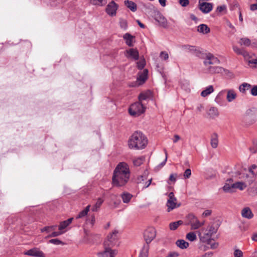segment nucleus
Returning <instances> with one entry per match:
<instances>
[{
    "instance_id": "f257e3e1",
    "label": "nucleus",
    "mask_w": 257,
    "mask_h": 257,
    "mask_svg": "<svg viewBox=\"0 0 257 257\" xmlns=\"http://www.w3.org/2000/svg\"><path fill=\"white\" fill-rule=\"evenodd\" d=\"M130 177L129 166L125 162L119 163L113 171L112 178L114 186L121 187L128 182Z\"/></svg>"
},
{
    "instance_id": "f03ea898",
    "label": "nucleus",
    "mask_w": 257,
    "mask_h": 257,
    "mask_svg": "<svg viewBox=\"0 0 257 257\" xmlns=\"http://www.w3.org/2000/svg\"><path fill=\"white\" fill-rule=\"evenodd\" d=\"M147 138L139 131L135 132L128 141L129 148L134 150H142L147 146Z\"/></svg>"
},
{
    "instance_id": "7ed1b4c3",
    "label": "nucleus",
    "mask_w": 257,
    "mask_h": 257,
    "mask_svg": "<svg viewBox=\"0 0 257 257\" xmlns=\"http://www.w3.org/2000/svg\"><path fill=\"white\" fill-rule=\"evenodd\" d=\"M146 108L142 102H136L130 105L128 112L131 116H138L145 112Z\"/></svg>"
},
{
    "instance_id": "20e7f679",
    "label": "nucleus",
    "mask_w": 257,
    "mask_h": 257,
    "mask_svg": "<svg viewBox=\"0 0 257 257\" xmlns=\"http://www.w3.org/2000/svg\"><path fill=\"white\" fill-rule=\"evenodd\" d=\"M203 234H200V239L202 242L209 241L212 236L217 232V229L213 225L208 226L207 228L202 229Z\"/></svg>"
},
{
    "instance_id": "39448f33",
    "label": "nucleus",
    "mask_w": 257,
    "mask_h": 257,
    "mask_svg": "<svg viewBox=\"0 0 257 257\" xmlns=\"http://www.w3.org/2000/svg\"><path fill=\"white\" fill-rule=\"evenodd\" d=\"M156 236V231L154 227H149L146 229L144 233V238L146 243L145 244H149Z\"/></svg>"
},
{
    "instance_id": "423d86ee",
    "label": "nucleus",
    "mask_w": 257,
    "mask_h": 257,
    "mask_svg": "<svg viewBox=\"0 0 257 257\" xmlns=\"http://www.w3.org/2000/svg\"><path fill=\"white\" fill-rule=\"evenodd\" d=\"M111 247L109 245H104V249L97 253L98 257H114L117 254V251L115 249H112Z\"/></svg>"
},
{
    "instance_id": "0eeeda50",
    "label": "nucleus",
    "mask_w": 257,
    "mask_h": 257,
    "mask_svg": "<svg viewBox=\"0 0 257 257\" xmlns=\"http://www.w3.org/2000/svg\"><path fill=\"white\" fill-rule=\"evenodd\" d=\"M192 229H197L204 225V221L200 222L193 214H189L187 217Z\"/></svg>"
},
{
    "instance_id": "6e6552de",
    "label": "nucleus",
    "mask_w": 257,
    "mask_h": 257,
    "mask_svg": "<svg viewBox=\"0 0 257 257\" xmlns=\"http://www.w3.org/2000/svg\"><path fill=\"white\" fill-rule=\"evenodd\" d=\"M118 233V230H114L111 233H110L103 243V245H109L110 246H113L117 239V234Z\"/></svg>"
},
{
    "instance_id": "1a4fd4ad",
    "label": "nucleus",
    "mask_w": 257,
    "mask_h": 257,
    "mask_svg": "<svg viewBox=\"0 0 257 257\" xmlns=\"http://www.w3.org/2000/svg\"><path fill=\"white\" fill-rule=\"evenodd\" d=\"M204 65L208 68L211 65H217L220 63L219 59L211 53H208L203 61Z\"/></svg>"
},
{
    "instance_id": "9d476101",
    "label": "nucleus",
    "mask_w": 257,
    "mask_h": 257,
    "mask_svg": "<svg viewBox=\"0 0 257 257\" xmlns=\"http://www.w3.org/2000/svg\"><path fill=\"white\" fill-rule=\"evenodd\" d=\"M118 6L113 1H112L106 6V13L110 16H115L116 14V11L118 9Z\"/></svg>"
},
{
    "instance_id": "9b49d317",
    "label": "nucleus",
    "mask_w": 257,
    "mask_h": 257,
    "mask_svg": "<svg viewBox=\"0 0 257 257\" xmlns=\"http://www.w3.org/2000/svg\"><path fill=\"white\" fill-rule=\"evenodd\" d=\"M25 255L34 257H45L44 252L37 247H34L24 252Z\"/></svg>"
},
{
    "instance_id": "f8f14e48",
    "label": "nucleus",
    "mask_w": 257,
    "mask_h": 257,
    "mask_svg": "<svg viewBox=\"0 0 257 257\" xmlns=\"http://www.w3.org/2000/svg\"><path fill=\"white\" fill-rule=\"evenodd\" d=\"M199 9L204 14H208L212 11L213 5L210 3L201 2L199 1Z\"/></svg>"
},
{
    "instance_id": "ddd939ff",
    "label": "nucleus",
    "mask_w": 257,
    "mask_h": 257,
    "mask_svg": "<svg viewBox=\"0 0 257 257\" xmlns=\"http://www.w3.org/2000/svg\"><path fill=\"white\" fill-rule=\"evenodd\" d=\"M154 19L161 27L164 28H168V24L167 19L160 12H158L155 14Z\"/></svg>"
},
{
    "instance_id": "4468645a",
    "label": "nucleus",
    "mask_w": 257,
    "mask_h": 257,
    "mask_svg": "<svg viewBox=\"0 0 257 257\" xmlns=\"http://www.w3.org/2000/svg\"><path fill=\"white\" fill-rule=\"evenodd\" d=\"M169 199L167 200V206L168 207V211L175 208L176 206V198L174 196L173 192H170L169 195Z\"/></svg>"
},
{
    "instance_id": "2eb2a0df",
    "label": "nucleus",
    "mask_w": 257,
    "mask_h": 257,
    "mask_svg": "<svg viewBox=\"0 0 257 257\" xmlns=\"http://www.w3.org/2000/svg\"><path fill=\"white\" fill-rule=\"evenodd\" d=\"M181 49L185 52L190 53L196 56H198L200 53V52L194 46L184 45L181 46Z\"/></svg>"
},
{
    "instance_id": "dca6fc26",
    "label": "nucleus",
    "mask_w": 257,
    "mask_h": 257,
    "mask_svg": "<svg viewBox=\"0 0 257 257\" xmlns=\"http://www.w3.org/2000/svg\"><path fill=\"white\" fill-rule=\"evenodd\" d=\"M241 214L243 218L247 219H250L253 217V213L248 207L243 208L241 211Z\"/></svg>"
},
{
    "instance_id": "f3484780",
    "label": "nucleus",
    "mask_w": 257,
    "mask_h": 257,
    "mask_svg": "<svg viewBox=\"0 0 257 257\" xmlns=\"http://www.w3.org/2000/svg\"><path fill=\"white\" fill-rule=\"evenodd\" d=\"M126 56L128 58H132L135 60H137L139 58V52L137 49H130L126 51Z\"/></svg>"
},
{
    "instance_id": "a211bd4d",
    "label": "nucleus",
    "mask_w": 257,
    "mask_h": 257,
    "mask_svg": "<svg viewBox=\"0 0 257 257\" xmlns=\"http://www.w3.org/2000/svg\"><path fill=\"white\" fill-rule=\"evenodd\" d=\"M207 71L208 72L213 73H222L224 71V68L219 66H209L208 67Z\"/></svg>"
},
{
    "instance_id": "6ab92c4d",
    "label": "nucleus",
    "mask_w": 257,
    "mask_h": 257,
    "mask_svg": "<svg viewBox=\"0 0 257 257\" xmlns=\"http://www.w3.org/2000/svg\"><path fill=\"white\" fill-rule=\"evenodd\" d=\"M125 6L133 12H135L137 10V5L133 1L125 0L124 2Z\"/></svg>"
},
{
    "instance_id": "aec40b11",
    "label": "nucleus",
    "mask_w": 257,
    "mask_h": 257,
    "mask_svg": "<svg viewBox=\"0 0 257 257\" xmlns=\"http://www.w3.org/2000/svg\"><path fill=\"white\" fill-rule=\"evenodd\" d=\"M218 135L216 133H213L211 136L210 144L213 148H216L218 144Z\"/></svg>"
},
{
    "instance_id": "412c9836",
    "label": "nucleus",
    "mask_w": 257,
    "mask_h": 257,
    "mask_svg": "<svg viewBox=\"0 0 257 257\" xmlns=\"http://www.w3.org/2000/svg\"><path fill=\"white\" fill-rule=\"evenodd\" d=\"M251 85L247 83L244 82L239 85L238 87L239 91L242 94H245L248 90L250 89Z\"/></svg>"
},
{
    "instance_id": "4be33fe9",
    "label": "nucleus",
    "mask_w": 257,
    "mask_h": 257,
    "mask_svg": "<svg viewBox=\"0 0 257 257\" xmlns=\"http://www.w3.org/2000/svg\"><path fill=\"white\" fill-rule=\"evenodd\" d=\"M207 113L208 116L211 118H214L217 117L219 114L217 108L215 107H210L208 110Z\"/></svg>"
},
{
    "instance_id": "5701e85b",
    "label": "nucleus",
    "mask_w": 257,
    "mask_h": 257,
    "mask_svg": "<svg viewBox=\"0 0 257 257\" xmlns=\"http://www.w3.org/2000/svg\"><path fill=\"white\" fill-rule=\"evenodd\" d=\"M150 248L149 245L144 244L139 255V257H148L149 250Z\"/></svg>"
},
{
    "instance_id": "b1692460",
    "label": "nucleus",
    "mask_w": 257,
    "mask_h": 257,
    "mask_svg": "<svg viewBox=\"0 0 257 257\" xmlns=\"http://www.w3.org/2000/svg\"><path fill=\"white\" fill-rule=\"evenodd\" d=\"M73 219V218H70L66 220L61 222L58 227L59 230L62 231V230L66 228L72 223Z\"/></svg>"
},
{
    "instance_id": "393cba45",
    "label": "nucleus",
    "mask_w": 257,
    "mask_h": 257,
    "mask_svg": "<svg viewBox=\"0 0 257 257\" xmlns=\"http://www.w3.org/2000/svg\"><path fill=\"white\" fill-rule=\"evenodd\" d=\"M214 91V88L212 85H209L201 92V96L205 97L210 94Z\"/></svg>"
},
{
    "instance_id": "a878e982",
    "label": "nucleus",
    "mask_w": 257,
    "mask_h": 257,
    "mask_svg": "<svg viewBox=\"0 0 257 257\" xmlns=\"http://www.w3.org/2000/svg\"><path fill=\"white\" fill-rule=\"evenodd\" d=\"M236 97V94L234 90L229 89L227 90V93L226 96L227 100L230 102L232 101Z\"/></svg>"
},
{
    "instance_id": "bb28decb",
    "label": "nucleus",
    "mask_w": 257,
    "mask_h": 257,
    "mask_svg": "<svg viewBox=\"0 0 257 257\" xmlns=\"http://www.w3.org/2000/svg\"><path fill=\"white\" fill-rule=\"evenodd\" d=\"M197 31L201 33L206 34L210 32V28L205 24L198 26Z\"/></svg>"
},
{
    "instance_id": "cd10ccee",
    "label": "nucleus",
    "mask_w": 257,
    "mask_h": 257,
    "mask_svg": "<svg viewBox=\"0 0 257 257\" xmlns=\"http://www.w3.org/2000/svg\"><path fill=\"white\" fill-rule=\"evenodd\" d=\"M122 201L124 203H128L133 197V195L128 192H123L121 195Z\"/></svg>"
},
{
    "instance_id": "c85d7f7f",
    "label": "nucleus",
    "mask_w": 257,
    "mask_h": 257,
    "mask_svg": "<svg viewBox=\"0 0 257 257\" xmlns=\"http://www.w3.org/2000/svg\"><path fill=\"white\" fill-rule=\"evenodd\" d=\"M123 39L125 40V43L128 46H133V36L129 33L125 34L123 36Z\"/></svg>"
},
{
    "instance_id": "c756f323",
    "label": "nucleus",
    "mask_w": 257,
    "mask_h": 257,
    "mask_svg": "<svg viewBox=\"0 0 257 257\" xmlns=\"http://www.w3.org/2000/svg\"><path fill=\"white\" fill-rule=\"evenodd\" d=\"M148 71L147 69H144L143 72L140 74L137 78L138 81H141L144 83L147 79Z\"/></svg>"
},
{
    "instance_id": "7c9ffc66",
    "label": "nucleus",
    "mask_w": 257,
    "mask_h": 257,
    "mask_svg": "<svg viewBox=\"0 0 257 257\" xmlns=\"http://www.w3.org/2000/svg\"><path fill=\"white\" fill-rule=\"evenodd\" d=\"M176 244L181 249L186 248L189 246V243L183 239L177 240L176 242Z\"/></svg>"
},
{
    "instance_id": "2f4dec72",
    "label": "nucleus",
    "mask_w": 257,
    "mask_h": 257,
    "mask_svg": "<svg viewBox=\"0 0 257 257\" xmlns=\"http://www.w3.org/2000/svg\"><path fill=\"white\" fill-rule=\"evenodd\" d=\"M231 187H234V189L237 188L240 190H243L246 187V185L242 182H237L232 184Z\"/></svg>"
},
{
    "instance_id": "473e14b6",
    "label": "nucleus",
    "mask_w": 257,
    "mask_h": 257,
    "mask_svg": "<svg viewBox=\"0 0 257 257\" xmlns=\"http://www.w3.org/2000/svg\"><path fill=\"white\" fill-rule=\"evenodd\" d=\"M151 93L150 91L142 92L139 96V102H142L144 100H146L150 97Z\"/></svg>"
},
{
    "instance_id": "72a5a7b5",
    "label": "nucleus",
    "mask_w": 257,
    "mask_h": 257,
    "mask_svg": "<svg viewBox=\"0 0 257 257\" xmlns=\"http://www.w3.org/2000/svg\"><path fill=\"white\" fill-rule=\"evenodd\" d=\"M183 222L182 220H178L177 221L173 222L169 224V228L171 230H176L179 226L182 225Z\"/></svg>"
},
{
    "instance_id": "f704fd0d",
    "label": "nucleus",
    "mask_w": 257,
    "mask_h": 257,
    "mask_svg": "<svg viewBox=\"0 0 257 257\" xmlns=\"http://www.w3.org/2000/svg\"><path fill=\"white\" fill-rule=\"evenodd\" d=\"M103 202V200L100 198H99L95 205L92 207L91 210L93 212L97 211L100 207L101 204Z\"/></svg>"
},
{
    "instance_id": "c9c22d12",
    "label": "nucleus",
    "mask_w": 257,
    "mask_h": 257,
    "mask_svg": "<svg viewBox=\"0 0 257 257\" xmlns=\"http://www.w3.org/2000/svg\"><path fill=\"white\" fill-rule=\"evenodd\" d=\"M145 160V157L144 156H141L138 158L135 159L133 161L134 165L136 166H140Z\"/></svg>"
},
{
    "instance_id": "e433bc0d",
    "label": "nucleus",
    "mask_w": 257,
    "mask_h": 257,
    "mask_svg": "<svg viewBox=\"0 0 257 257\" xmlns=\"http://www.w3.org/2000/svg\"><path fill=\"white\" fill-rule=\"evenodd\" d=\"M239 43L241 45H244L245 46H249L251 44L250 40L247 38H241L239 40Z\"/></svg>"
},
{
    "instance_id": "4c0bfd02",
    "label": "nucleus",
    "mask_w": 257,
    "mask_h": 257,
    "mask_svg": "<svg viewBox=\"0 0 257 257\" xmlns=\"http://www.w3.org/2000/svg\"><path fill=\"white\" fill-rule=\"evenodd\" d=\"M119 26L121 29L126 30L127 29V21L122 18H120L119 21Z\"/></svg>"
},
{
    "instance_id": "58836bf2",
    "label": "nucleus",
    "mask_w": 257,
    "mask_h": 257,
    "mask_svg": "<svg viewBox=\"0 0 257 257\" xmlns=\"http://www.w3.org/2000/svg\"><path fill=\"white\" fill-rule=\"evenodd\" d=\"M186 238L191 241H193L197 239V236L195 232H190L186 234Z\"/></svg>"
},
{
    "instance_id": "ea45409f",
    "label": "nucleus",
    "mask_w": 257,
    "mask_h": 257,
    "mask_svg": "<svg viewBox=\"0 0 257 257\" xmlns=\"http://www.w3.org/2000/svg\"><path fill=\"white\" fill-rule=\"evenodd\" d=\"M249 150L253 154L257 152V140L254 139L252 141V146L249 148Z\"/></svg>"
},
{
    "instance_id": "a19ab883",
    "label": "nucleus",
    "mask_w": 257,
    "mask_h": 257,
    "mask_svg": "<svg viewBox=\"0 0 257 257\" xmlns=\"http://www.w3.org/2000/svg\"><path fill=\"white\" fill-rule=\"evenodd\" d=\"M232 184L230 185L227 183L223 187V190L225 192H232L233 191L234 187H231Z\"/></svg>"
},
{
    "instance_id": "79ce46f5",
    "label": "nucleus",
    "mask_w": 257,
    "mask_h": 257,
    "mask_svg": "<svg viewBox=\"0 0 257 257\" xmlns=\"http://www.w3.org/2000/svg\"><path fill=\"white\" fill-rule=\"evenodd\" d=\"M213 240V239L212 238L209 240V241H205L204 242V243H206L209 246H210V249H215L218 246V243L216 242H212V241Z\"/></svg>"
},
{
    "instance_id": "37998d69",
    "label": "nucleus",
    "mask_w": 257,
    "mask_h": 257,
    "mask_svg": "<svg viewBox=\"0 0 257 257\" xmlns=\"http://www.w3.org/2000/svg\"><path fill=\"white\" fill-rule=\"evenodd\" d=\"M137 67L139 69H143L146 65V61L145 59H141L139 61L137 62Z\"/></svg>"
},
{
    "instance_id": "c03bdc74",
    "label": "nucleus",
    "mask_w": 257,
    "mask_h": 257,
    "mask_svg": "<svg viewBox=\"0 0 257 257\" xmlns=\"http://www.w3.org/2000/svg\"><path fill=\"white\" fill-rule=\"evenodd\" d=\"M65 231L59 230L58 231H53L50 233L47 237H54L59 236L64 233Z\"/></svg>"
},
{
    "instance_id": "a18cd8bd",
    "label": "nucleus",
    "mask_w": 257,
    "mask_h": 257,
    "mask_svg": "<svg viewBox=\"0 0 257 257\" xmlns=\"http://www.w3.org/2000/svg\"><path fill=\"white\" fill-rule=\"evenodd\" d=\"M177 177V174L176 173L174 174H171L170 175L169 180L168 181V183L170 184L171 182L175 183L176 181V178Z\"/></svg>"
},
{
    "instance_id": "49530a36",
    "label": "nucleus",
    "mask_w": 257,
    "mask_h": 257,
    "mask_svg": "<svg viewBox=\"0 0 257 257\" xmlns=\"http://www.w3.org/2000/svg\"><path fill=\"white\" fill-rule=\"evenodd\" d=\"M49 242L55 245L64 244L63 242L58 238L51 239L49 241Z\"/></svg>"
},
{
    "instance_id": "de8ad7c7",
    "label": "nucleus",
    "mask_w": 257,
    "mask_h": 257,
    "mask_svg": "<svg viewBox=\"0 0 257 257\" xmlns=\"http://www.w3.org/2000/svg\"><path fill=\"white\" fill-rule=\"evenodd\" d=\"M222 94H223V91H220L217 95V96H216V97L215 98V102L219 104H221V102H222L221 96H222Z\"/></svg>"
},
{
    "instance_id": "09e8293b",
    "label": "nucleus",
    "mask_w": 257,
    "mask_h": 257,
    "mask_svg": "<svg viewBox=\"0 0 257 257\" xmlns=\"http://www.w3.org/2000/svg\"><path fill=\"white\" fill-rule=\"evenodd\" d=\"M160 58L164 60H167L169 58V55L166 51H162L160 54Z\"/></svg>"
},
{
    "instance_id": "8fccbe9b",
    "label": "nucleus",
    "mask_w": 257,
    "mask_h": 257,
    "mask_svg": "<svg viewBox=\"0 0 257 257\" xmlns=\"http://www.w3.org/2000/svg\"><path fill=\"white\" fill-rule=\"evenodd\" d=\"M146 177L145 176L141 175L139 176L137 179V183L139 184H142L143 182L146 180Z\"/></svg>"
},
{
    "instance_id": "3c124183",
    "label": "nucleus",
    "mask_w": 257,
    "mask_h": 257,
    "mask_svg": "<svg viewBox=\"0 0 257 257\" xmlns=\"http://www.w3.org/2000/svg\"><path fill=\"white\" fill-rule=\"evenodd\" d=\"M103 0H90V3L93 5L102 6L103 5Z\"/></svg>"
},
{
    "instance_id": "603ef678",
    "label": "nucleus",
    "mask_w": 257,
    "mask_h": 257,
    "mask_svg": "<svg viewBox=\"0 0 257 257\" xmlns=\"http://www.w3.org/2000/svg\"><path fill=\"white\" fill-rule=\"evenodd\" d=\"M250 89V94L254 96H257V85H253Z\"/></svg>"
},
{
    "instance_id": "864d4df0",
    "label": "nucleus",
    "mask_w": 257,
    "mask_h": 257,
    "mask_svg": "<svg viewBox=\"0 0 257 257\" xmlns=\"http://www.w3.org/2000/svg\"><path fill=\"white\" fill-rule=\"evenodd\" d=\"M164 152H165V155H166L165 159V160L162 163H161L158 166V167L160 168L163 167L166 164V161L167 160V151H166V149L164 150Z\"/></svg>"
},
{
    "instance_id": "5fc2aeb1",
    "label": "nucleus",
    "mask_w": 257,
    "mask_h": 257,
    "mask_svg": "<svg viewBox=\"0 0 257 257\" xmlns=\"http://www.w3.org/2000/svg\"><path fill=\"white\" fill-rule=\"evenodd\" d=\"M179 3L183 7H186L189 4V0H179Z\"/></svg>"
},
{
    "instance_id": "6e6d98bb",
    "label": "nucleus",
    "mask_w": 257,
    "mask_h": 257,
    "mask_svg": "<svg viewBox=\"0 0 257 257\" xmlns=\"http://www.w3.org/2000/svg\"><path fill=\"white\" fill-rule=\"evenodd\" d=\"M234 257H242V252L238 249H235L234 252Z\"/></svg>"
},
{
    "instance_id": "4d7b16f0",
    "label": "nucleus",
    "mask_w": 257,
    "mask_h": 257,
    "mask_svg": "<svg viewBox=\"0 0 257 257\" xmlns=\"http://www.w3.org/2000/svg\"><path fill=\"white\" fill-rule=\"evenodd\" d=\"M87 213L83 210L80 212L79 214L76 216V218H83L87 215Z\"/></svg>"
},
{
    "instance_id": "13d9d810",
    "label": "nucleus",
    "mask_w": 257,
    "mask_h": 257,
    "mask_svg": "<svg viewBox=\"0 0 257 257\" xmlns=\"http://www.w3.org/2000/svg\"><path fill=\"white\" fill-rule=\"evenodd\" d=\"M191 175V171L190 169H187L185 170L184 177L185 178H189Z\"/></svg>"
},
{
    "instance_id": "bf43d9fd",
    "label": "nucleus",
    "mask_w": 257,
    "mask_h": 257,
    "mask_svg": "<svg viewBox=\"0 0 257 257\" xmlns=\"http://www.w3.org/2000/svg\"><path fill=\"white\" fill-rule=\"evenodd\" d=\"M181 87L182 89H184L186 91H189L190 89L189 88V84L188 82H186L185 84H181Z\"/></svg>"
},
{
    "instance_id": "052dcab7",
    "label": "nucleus",
    "mask_w": 257,
    "mask_h": 257,
    "mask_svg": "<svg viewBox=\"0 0 257 257\" xmlns=\"http://www.w3.org/2000/svg\"><path fill=\"white\" fill-rule=\"evenodd\" d=\"M243 48H239L237 46H233V51L238 55H240Z\"/></svg>"
},
{
    "instance_id": "680f3d73",
    "label": "nucleus",
    "mask_w": 257,
    "mask_h": 257,
    "mask_svg": "<svg viewBox=\"0 0 257 257\" xmlns=\"http://www.w3.org/2000/svg\"><path fill=\"white\" fill-rule=\"evenodd\" d=\"M241 55L243 56L244 58H247L249 57L248 53L244 49H242L241 53L240 54Z\"/></svg>"
},
{
    "instance_id": "e2e57ef3",
    "label": "nucleus",
    "mask_w": 257,
    "mask_h": 257,
    "mask_svg": "<svg viewBox=\"0 0 257 257\" xmlns=\"http://www.w3.org/2000/svg\"><path fill=\"white\" fill-rule=\"evenodd\" d=\"M152 179H149L148 181L146 182L144 185L142 186V189L148 188L151 184Z\"/></svg>"
},
{
    "instance_id": "0e129e2a",
    "label": "nucleus",
    "mask_w": 257,
    "mask_h": 257,
    "mask_svg": "<svg viewBox=\"0 0 257 257\" xmlns=\"http://www.w3.org/2000/svg\"><path fill=\"white\" fill-rule=\"evenodd\" d=\"M200 249L203 251H206L210 249V246L207 243L206 245H202L200 246Z\"/></svg>"
},
{
    "instance_id": "69168bd1",
    "label": "nucleus",
    "mask_w": 257,
    "mask_h": 257,
    "mask_svg": "<svg viewBox=\"0 0 257 257\" xmlns=\"http://www.w3.org/2000/svg\"><path fill=\"white\" fill-rule=\"evenodd\" d=\"M255 169H256V165H252L249 169V171L253 175V176L255 175V173L253 171V170Z\"/></svg>"
},
{
    "instance_id": "338daca9",
    "label": "nucleus",
    "mask_w": 257,
    "mask_h": 257,
    "mask_svg": "<svg viewBox=\"0 0 257 257\" xmlns=\"http://www.w3.org/2000/svg\"><path fill=\"white\" fill-rule=\"evenodd\" d=\"M250 10L252 11L257 10V3L251 4L250 6Z\"/></svg>"
},
{
    "instance_id": "774afa93",
    "label": "nucleus",
    "mask_w": 257,
    "mask_h": 257,
    "mask_svg": "<svg viewBox=\"0 0 257 257\" xmlns=\"http://www.w3.org/2000/svg\"><path fill=\"white\" fill-rule=\"evenodd\" d=\"M179 255V254L177 252H171L167 256V257H177Z\"/></svg>"
}]
</instances>
